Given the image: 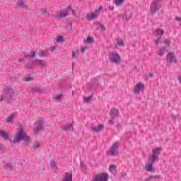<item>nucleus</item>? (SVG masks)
Masks as SVG:
<instances>
[{
    "instance_id": "obj_7",
    "label": "nucleus",
    "mask_w": 181,
    "mask_h": 181,
    "mask_svg": "<svg viewBox=\"0 0 181 181\" xmlns=\"http://www.w3.org/2000/svg\"><path fill=\"white\" fill-rule=\"evenodd\" d=\"M160 152H162V147H158L153 150V153L151 157L148 158L156 160L158 158H159V155H160Z\"/></svg>"
},
{
    "instance_id": "obj_34",
    "label": "nucleus",
    "mask_w": 181,
    "mask_h": 181,
    "mask_svg": "<svg viewBox=\"0 0 181 181\" xmlns=\"http://www.w3.org/2000/svg\"><path fill=\"white\" fill-rule=\"evenodd\" d=\"M117 43L118 46H124V40L119 37L117 38Z\"/></svg>"
},
{
    "instance_id": "obj_16",
    "label": "nucleus",
    "mask_w": 181,
    "mask_h": 181,
    "mask_svg": "<svg viewBox=\"0 0 181 181\" xmlns=\"http://www.w3.org/2000/svg\"><path fill=\"white\" fill-rule=\"evenodd\" d=\"M16 115H18V112H13L9 117L6 118V122H10L11 124H12Z\"/></svg>"
},
{
    "instance_id": "obj_24",
    "label": "nucleus",
    "mask_w": 181,
    "mask_h": 181,
    "mask_svg": "<svg viewBox=\"0 0 181 181\" xmlns=\"http://www.w3.org/2000/svg\"><path fill=\"white\" fill-rule=\"evenodd\" d=\"M18 6L21 9H25V8H26V4L23 1V0H18Z\"/></svg>"
},
{
    "instance_id": "obj_25",
    "label": "nucleus",
    "mask_w": 181,
    "mask_h": 181,
    "mask_svg": "<svg viewBox=\"0 0 181 181\" xmlns=\"http://www.w3.org/2000/svg\"><path fill=\"white\" fill-rule=\"evenodd\" d=\"M62 129H63L64 131H71V129L73 131L74 129L73 128V124H68L66 126H64L62 127Z\"/></svg>"
},
{
    "instance_id": "obj_30",
    "label": "nucleus",
    "mask_w": 181,
    "mask_h": 181,
    "mask_svg": "<svg viewBox=\"0 0 181 181\" xmlns=\"http://www.w3.org/2000/svg\"><path fill=\"white\" fill-rule=\"evenodd\" d=\"M86 43H88L89 45H92V43H94V38L91 36H88L86 38Z\"/></svg>"
},
{
    "instance_id": "obj_10",
    "label": "nucleus",
    "mask_w": 181,
    "mask_h": 181,
    "mask_svg": "<svg viewBox=\"0 0 181 181\" xmlns=\"http://www.w3.org/2000/svg\"><path fill=\"white\" fill-rule=\"evenodd\" d=\"M167 62L171 64V63H177V60L176 59V57L173 52H168L167 55Z\"/></svg>"
},
{
    "instance_id": "obj_28",
    "label": "nucleus",
    "mask_w": 181,
    "mask_h": 181,
    "mask_svg": "<svg viewBox=\"0 0 181 181\" xmlns=\"http://www.w3.org/2000/svg\"><path fill=\"white\" fill-rule=\"evenodd\" d=\"M87 18L89 19V21H93V19L97 18V14L95 13H90V14H87Z\"/></svg>"
},
{
    "instance_id": "obj_60",
    "label": "nucleus",
    "mask_w": 181,
    "mask_h": 181,
    "mask_svg": "<svg viewBox=\"0 0 181 181\" xmlns=\"http://www.w3.org/2000/svg\"><path fill=\"white\" fill-rule=\"evenodd\" d=\"M18 62H25V58H22V59H18Z\"/></svg>"
},
{
    "instance_id": "obj_53",
    "label": "nucleus",
    "mask_w": 181,
    "mask_h": 181,
    "mask_svg": "<svg viewBox=\"0 0 181 181\" xmlns=\"http://www.w3.org/2000/svg\"><path fill=\"white\" fill-rule=\"evenodd\" d=\"M81 52L82 54H84V52H86V47H82Z\"/></svg>"
},
{
    "instance_id": "obj_12",
    "label": "nucleus",
    "mask_w": 181,
    "mask_h": 181,
    "mask_svg": "<svg viewBox=\"0 0 181 181\" xmlns=\"http://www.w3.org/2000/svg\"><path fill=\"white\" fill-rule=\"evenodd\" d=\"M69 11H71V6L69 5L66 8L61 10L59 15L61 18H66L69 15Z\"/></svg>"
},
{
    "instance_id": "obj_44",
    "label": "nucleus",
    "mask_w": 181,
    "mask_h": 181,
    "mask_svg": "<svg viewBox=\"0 0 181 181\" xmlns=\"http://www.w3.org/2000/svg\"><path fill=\"white\" fill-rule=\"evenodd\" d=\"M62 94H58L57 95V96L54 98V100H62Z\"/></svg>"
},
{
    "instance_id": "obj_11",
    "label": "nucleus",
    "mask_w": 181,
    "mask_h": 181,
    "mask_svg": "<svg viewBox=\"0 0 181 181\" xmlns=\"http://www.w3.org/2000/svg\"><path fill=\"white\" fill-rule=\"evenodd\" d=\"M45 88V86L40 85L35 88H30V93H43Z\"/></svg>"
},
{
    "instance_id": "obj_55",
    "label": "nucleus",
    "mask_w": 181,
    "mask_h": 181,
    "mask_svg": "<svg viewBox=\"0 0 181 181\" xmlns=\"http://www.w3.org/2000/svg\"><path fill=\"white\" fill-rule=\"evenodd\" d=\"M56 49V48H55L54 47H50V50H51L52 52H54V49Z\"/></svg>"
},
{
    "instance_id": "obj_49",
    "label": "nucleus",
    "mask_w": 181,
    "mask_h": 181,
    "mask_svg": "<svg viewBox=\"0 0 181 181\" xmlns=\"http://www.w3.org/2000/svg\"><path fill=\"white\" fill-rule=\"evenodd\" d=\"M117 128L118 129H122V125H121V124L118 123L117 125Z\"/></svg>"
},
{
    "instance_id": "obj_33",
    "label": "nucleus",
    "mask_w": 181,
    "mask_h": 181,
    "mask_svg": "<svg viewBox=\"0 0 181 181\" xmlns=\"http://www.w3.org/2000/svg\"><path fill=\"white\" fill-rule=\"evenodd\" d=\"M49 165H51V169L57 170V165L53 160L50 161Z\"/></svg>"
},
{
    "instance_id": "obj_52",
    "label": "nucleus",
    "mask_w": 181,
    "mask_h": 181,
    "mask_svg": "<svg viewBox=\"0 0 181 181\" xmlns=\"http://www.w3.org/2000/svg\"><path fill=\"white\" fill-rule=\"evenodd\" d=\"M127 176V173H121V177H125Z\"/></svg>"
},
{
    "instance_id": "obj_50",
    "label": "nucleus",
    "mask_w": 181,
    "mask_h": 181,
    "mask_svg": "<svg viewBox=\"0 0 181 181\" xmlns=\"http://www.w3.org/2000/svg\"><path fill=\"white\" fill-rule=\"evenodd\" d=\"M81 169H84L86 168V165L84 164V163L81 162Z\"/></svg>"
},
{
    "instance_id": "obj_13",
    "label": "nucleus",
    "mask_w": 181,
    "mask_h": 181,
    "mask_svg": "<svg viewBox=\"0 0 181 181\" xmlns=\"http://www.w3.org/2000/svg\"><path fill=\"white\" fill-rule=\"evenodd\" d=\"M141 90H145V86L144 85V83L139 82L134 87V93L136 94H139V91H141Z\"/></svg>"
},
{
    "instance_id": "obj_51",
    "label": "nucleus",
    "mask_w": 181,
    "mask_h": 181,
    "mask_svg": "<svg viewBox=\"0 0 181 181\" xmlns=\"http://www.w3.org/2000/svg\"><path fill=\"white\" fill-rule=\"evenodd\" d=\"M54 18H55V19L59 20V19H60V18H62V16H60V14H58L57 16H54Z\"/></svg>"
},
{
    "instance_id": "obj_23",
    "label": "nucleus",
    "mask_w": 181,
    "mask_h": 181,
    "mask_svg": "<svg viewBox=\"0 0 181 181\" xmlns=\"http://www.w3.org/2000/svg\"><path fill=\"white\" fill-rule=\"evenodd\" d=\"M42 129H43V122H39L37 126L34 129V131L39 132V131H42Z\"/></svg>"
},
{
    "instance_id": "obj_27",
    "label": "nucleus",
    "mask_w": 181,
    "mask_h": 181,
    "mask_svg": "<svg viewBox=\"0 0 181 181\" xmlns=\"http://www.w3.org/2000/svg\"><path fill=\"white\" fill-rule=\"evenodd\" d=\"M152 179H160V175H151L148 178H146V181H151Z\"/></svg>"
},
{
    "instance_id": "obj_38",
    "label": "nucleus",
    "mask_w": 181,
    "mask_h": 181,
    "mask_svg": "<svg viewBox=\"0 0 181 181\" xmlns=\"http://www.w3.org/2000/svg\"><path fill=\"white\" fill-rule=\"evenodd\" d=\"M91 100H93V95H90V96L84 98V101H86V103H90V101H91Z\"/></svg>"
},
{
    "instance_id": "obj_59",
    "label": "nucleus",
    "mask_w": 181,
    "mask_h": 181,
    "mask_svg": "<svg viewBox=\"0 0 181 181\" xmlns=\"http://www.w3.org/2000/svg\"><path fill=\"white\" fill-rule=\"evenodd\" d=\"M175 21H181V18H179V17H175Z\"/></svg>"
},
{
    "instance_id": "obj_26",
    "label": "nucleus",
    "mask_w": 181,
    "mask_h": 181,
    "mask_svg": "<svg viewBox=\"0 0 181 181\" xmlns=\"http://www.w3.org/2000/svg\"><path fill=\"white\" fill-rule=\"evenodd\" d=\"M36 56V52H30V54H24V57L25 59H28V57H30V59H33Z\"/></svg>"
},
{
    "instance_id": "obj_8",
    "label": "nucleus",
    "mask_w": 181,
    "mask_h": 181,
    "mask_svg": "<svg viewBox=\"0 0 181 181\" xmlns=\"http://www.w3.org/2000/svg\"><path fill=\"white\" fill-rule=\"evenodd\" d=\"M112 57L110 58V62L112 63H119L121 62V57H119V54L116 52H112Z\"/></svg>"
},
{
    "instance_id": "obj_14",
    "label": "nucleus",
    "mask_w": 181,
    "mask_h": 181,
    "mask_svg": "<svg viewBox=\"0 0 181 181\" xmlns=\"http://www.w3.org/2000/svg\"><path fill=\"white\" fill-rule=\"evenodd\" d=\"M33 64H37V66H41L42 67H45V66H46L45 60L37 59H35L33 61Z\"/></svg>"
},
{
    "instance_id": "obj_42",
    "label": "nucleus",
    "mask_w": 181,
    "mask_h": 181,
    "mask_svg": "<svg viewBox=\"0 0 181 181\" xmlns=\"http://www.w3.org/2000/svg\"><path fill=\"white\" fill-rule=\"evenodd\" d=\"M117 169V166L115 165H111L109 167V170L111 172V170H115Z\"/></svg>"
},
{
    "instance_id": "obj_9",
    "label": "nucleus",
    "mask_w": 181,
    "mask_h": 181,
    "mask_svg": "<svg viewBox=\"0 0 181 181\" xmlns=\"http://www.w3.org/2000/svg\"><path fill=\"white\" fill-rule=\"evenodd\" d=\"M148 162L149 164L148 165L146 166V170H147V172H155V168H153V163H155V162H156V160L151 159V158H148Z\"/></svg>"
},
{
    "instance_id": "obj_4",
    "label": "nucleus",
    "mask_w": 181,
    "mask_h": 181,
    "mask_svg": "<svg viewBox=\"0 0 181 181\" xmlns=\"http://www.w3.org/2000/svg\"><path fill=\"white\" fill-rule=\"evenodd\" d=\"M118 143H115L110 148V150L107 152V155L108 156H117L119 155V152H118Z\"/></svg>"
},
{
    "instance_id": "obj_22",
    "label": "nucleus",
    "mask_w": 181,
    "mask_h": 181,
    "mask_svg": "<svg viewBox=\"0 0 181 181\" xmlns=\"http://www.w3.org/2000/svg\"><path fill=\"white\" fill-rule=\"evenodd\" d=\"M166 47H163L162 48H159V49L156 52L158 56H163L165 54V52H166Z\"/></svg>"
},
{
    "instance_id": "obj_15",
    "label": "nucleus",
    "mask_w": 181,
    "mask_h": 181,
    "mask_svg": "<svg viewBox=\"0 0 181 181\" xmlns=\"http://www.w3.org/2000/svg\"><path fill=\"white\" fill-rule=\"evenodd\" d=\"M62 181H73V174L71 173L66 172L64 175Z\"/></svg>"
},
{
    "instance_id": "obj_43",
    "label": "nucleus",
    "mask_w": 181,
    "mask_h": 181,
    "mask_svg": "<svg viewBox=\"0 0 181 181\" xmlns=\"http://www.w3.org/2000/svg\"><path fill=\"white\" fill-rule=\"evenodd\" d=\"M102 9H103V7H102V6H100L98 9H96V10L95 11V13H95V14L97 15V16H98V14L100 13V11H101Z\"/></svg>"
},
{
    "instance_id": "obj_45",
    "label": "nucleus",
    "mask_w": 181,
    "mask_h": 181,
    "mask_svg": "<svg viewBox=\"0 0 181 181\" xmlns=\"http://www.w3.org/2000/svg\"><path fill=\"white\" fill-rule=\"evenodd\" d=\"M47 13L49 15V11L44 10L42 11V15H43V16H45Z\"/></svg>"
},
{
    "instance_id": "obj_6",
    "label": "nucleus",
    "mask_w": 181,
    "mask_h": 181,
    "mask_svg": "<svg viewBox=\"0 0 181 181\" xmlns=\"http://www.w3.org/2000/svg\"><path fill=\"white\" fill-rule=\"evenodd\" d=\"M110 119L109 120V123L110 124H114V119H115V118H117V117H118V115H119V111L118 110H117L115 107H112L110 110Z\"/></svg>"
},
{
    "instance_id": "obj_46",
    "label": "nucleus",
    "mask_w": 181,
    "mask_h": 181,
    "mask_svg": "<svg viewBox=\"0 0 181 181\" xmlns=\"http://www.w3.org/2000/svg\"><path fill=\"white\" fill-rule=\"evenodd\" d=\"M39 146H39V144H37L36 143L33 144L34 149H37V148H39Z\"/></svg>"
},
{
    "instance_id": "obj_61",
    "label": "nucleus",
    "mask_w": 181,
    "mask_h": 181,
    "mask_svg": "<svg viewBox=\"0 0 181 181\" xmlns=\"http://www.w3.org/2000/svg\"><path fill=\"white\" fill-rule=\"evenodd\" d=\"M148 76H149L150 77H152V76H153V73H152V72L149 73V74H148Z\"/></svg>"
},
{
    "instance_id": "obj_31",
    "label": "nucleus",
    "mask_w": 181,
    "mask_h": 181,
    "mask_svg": "<svg viewBox=\"0 0 181 181\" xmlns=\"http://www.w3.org/2000/svg\"><path fill=\"white\" fill-rule=\"evenodd\" d=\"M124 2H125V0H114L116 6H121Z\"/></svg>"
},
{
    "instance_id": "obj_58",
    "label": "nucleus",
    "mask_w": 181,
    "mask_h": 181,
    "mask_svg": "<svg viewBox=\"0 0 181 181\" xmlns=\"http://www.w3.org/2000/svg\"><path fill=\"white\" fill-rule=\"evenodd\" d=\"M72 11V15H74V16H76V11L75 10H71Z\"/></svg>"
},
{
    "instance_id": "obj_47",
    "label": "nucleus",
    "mask_w": 181,
    "mask_h": 181,
    "mask_svg": "<svg viewBox=\"0 0 181 181\" xmlns=\"http://www.w3.org/2000/svg\"><path fill=\"white\" fill-rule=\"evenodd\" d=\"M159 42H160V37L157 38L156 40H155L156 45H159Z\"/></svg>"
},
{
    "instance_id": "obj_20",
    "label": "nucleus",
    "mask_w": 181,
    "mask_h": 181,
    "mask_svg": "<svg viewBox=\"0 0 181 181\" xmlns=\"http://www.w3.org/2000/svg\"><path fill=\"white\" fill-rule=\"evenodd\" d=\"M104 129V124H98L96 127H92V131H94V132H100V131H103Z\"/></svg>"
},
{
    "instance_id": "obj_56",
    "label": "nucleus",
    "mask_w": 181,
    "mask_h": 181,
    "mask_svg": "<svg viewBox=\"0 0 181 181\" xmlns=\"http://www.w3.org/2000/svg\"><path fill=\"white\" fill-rule=\"evenodd\" d=\"M172 119L174 121V122H176V116H173Z\"/></svg>"
},
{
    "instance_id": "obj_5",
    "label": "nucleus",
    "mask_w": 181,
    "mask_h": 181,
    "mask_svg": "<svg viewBox=\"0 0 181 181\" xmlns=\"http://www.w3.org/2000/svg\"><path fill=\"white\" fill-rule=\"evenodd\" d=\"M108 179H110V175H108V173H103L95 175V178L93 181H108Z\"/></svg>"
},
{
    "instance_id": "obj_17",
    "label": "nucleus",
    "mask_w": 181,
    "mask_h": 181,
    "mask_svg": "<svg viewBox=\"0 0 181 181\" xmlns=\"http://www.w3.org/2000/svg\"><path fill=\"white\" fill-rule=\"evenodd\" d=\"M0 136L4 139V141H9V134L4 130H0Z\"/></svg>"
},
{
    "instance_id": "obj_54",
    "label": "nucleus",
    "mask_w": 181,
    "mask_h": 181,
    "mask_svg": "<svg viewBox=\"0 0 181 181\" xmlns=\"http://www.w3.org/2000/svg\"><path fill=\"white\" fill-rule=\"evenodd\" d=\"M109 9L110 11H114V6H110Z\"/></svg>"
},
{
    "instance_id": "obj_1",
    "label": "nucleus",
    "mask_w": 181,
    "mask_h": 181,
    "mask_svg": "<svg viewBox=\"0 0 181 181\" xmlns=\"http://www.w3.org/2000/svg\"><path fill=\"white\" fill-rule=\"evenodd\" d=\"M21 141H25L24 145L26 146H29V143L30 142V137L26 135L23 129L21 128L18 129V132L16 133V136L13 140L9 139L11 144H18L21 142Z\"/></svg>"
},
{
    "instance_id": "obj_39",
    "label": "nucleus",
    "mask_w": 181,
    "mask_h": 181,
    "mask_svg": "<svg viewBox=\"0 0 181 181\" xmlns=\"http://www.w3.org/2000/svg\"><path fill=\"white\" fill-rule=\"evenodd\" d=\"M25 67L28 70H30V69H32V62H27V64H25Z\"/></svg>"
},
{
    "instance_id": "obj_36",
    "label": "nucleus",
    "mask_w": 181,
    "mask_h": 181,
    "mask_svg": "<svg viewBox=\"0 0 181 181\" xmlns=\"http://www.w3.org/2000/svg\"><path fill=\"white\" fill-rule=\"evenodd\" d=\"M164 44L165 45L164 47H166V49H168V47H170V41L169 40H165Z\"/></svg>"
},
{
    "instance_id": "obj_3",
    "label": "nucleus",
    "mask_w": 181,
    "mask_h": 181,
    "mask_svg": "<svg viewBox=\"0 0 181 181\" xmlns=\"http://www.w3.org/2000/svg\"><path fill=\"white\" fill-rule=\"evenodd\" d=\"M160 2H162V0L153 1L150 6V11H151V15H155V13H156L158 8L160 7Z\"/></svg>"
},
{
    "instance_id": "obj_19",
    "label": "nucleus",
    "mask_w": 181,
    "mask_h": 181,
    "mask_svg": "<svg viewBox=\"0 0 181 181\" xmlns=\"http://www.w3.org/2000/svg\"><path fill=\"white\" fill-rule=\"evenodd\" d=\"M38 56L40 57H46L49 56V49L45 50H40L38 52Z\"/></svg>"
},
{
    "instance_id": "obj_2",
    "label": "nucleus",
    "mask_w": 181,
    "mask_h": 181,
    "mask_svg": "<svg viewBox=\"0 0 181 181\" xmlns=\"http://www.w3.org/2000/svg\"><path fill=\"white\" fill-rule=\"evenodd\" d=\"M14 93L13 89L7 86L4 90L3 95L0 96V103L4 101L8 103H13L12 97H13Z\"/></svg>"
},
{
    "instance_id": "obj_32",
    "label": "nucleus",
    "mask_w": 181,
    "mask_h": 181,
    "mask_svg": "<svg viewBox=\"0 0 181 181\" xmlns=\"http://www.w3.org/2000/svg\"><path fill=\"white\" fill-rule=\"evenodd\" d=\"M156 33L157 36H160V37H162V36H163V33H165V31L163 30L157 29L156 30Z\"/></svg>"
},
{
    "instance_id": "obj_48",
    "label": "nucleus",
    "mask_w": 181,
    "mask_h": 181,
    "mask_svg": "<svg viewBox=\"0 0 181 181\" xmlns=\"http://www.w3.org/2000/svg\"><path fill=\"white\" fill-rule=\"evenodd\" d=\"M72 57H73V59H76L77 57L76 52H74V51L72 52Z\"/></svg>"
},
{
    "instance_id": "obj_21",
    "label": "nucleus",
    "mask_w": 181,
    "mask_h": 181,
    "mask_svg": "<svg viewBox=\"0 0 181 181\" xmlns=\"http://www.w3.org/2000/svg\"><path fill=\"white\" fill-rule=\"evenodd\" d=\"M96 25H98L97 27V30H98L99 29H100L101 32H105V30H107V28H105V25H104V24H101V23H96Z\"/></svg>"
},
{
    "instance_id": "obj_40",
    "label": "nucleus",
    "mask_w": 181,
    "mask_h": 181,
    "mask_svg": "<svg viewBox=\"0 0 181 181\" xmlns=\"http://www.w3.org/2000/svg\"><path fill=\"white\" fill-rule=\"evenodd\" d=\"M32 80V77H30V75L29 76H25L23 78V81L28 82Z\"/></svg>"
},
{
    "instance_id": "obj_18",
    "label": "nucleus",
    "mask_w": 181,
    "mask_h": 181,
    "mask_svg": "<svg viewBox=\"0 0 181 181\" xmlns=\"http://www.w3.org/2000/svg\"><path fill=\"white\" fill-rule=\"evenodd\" d=\"M99 83H98V79L97 78H94L91 80V89L95 90L96 87H98Z\"/></svg>"
},
{
    "instance_id": "obj_29",
    "label": "nucleus",
    "mask_w": 181,
    "mask_h": 181,
    "mask_svg": "<svg viewBox=\"0 0 181 181\" xmlns=\"http://www.w3.org/2000/svg\"><path fill=\"white\" fill-rule=\"evenodd\" d=\"M4 169H10V170H12V169L15 170L16 168L12 166V163H7L4 166Z\"/></svg>"
},
{
    "instance_id": "obj_41",
    "label": "nucleus",
    "mask_w": 181,
    "mask_h": 181,
    "mask_svg": "<svg viewBox=\"0 0 181 181\" xmlns=\"http://www.w3.org/2000/svg\"><path fill=\"white\" fill-rule=\"evenodd\" d=\"M123 21H126V22H128L129 19H131V17H128V16L125 15L122 16Z\"/></svg>"
},
{
    "instance_id": "obj_37",
    "label": "nucleus",
    "mask_w": 181,
    "mask_h": 181,
    "mask_svg": "<svg viewBox=\"0 0 181 181\" xmlns=\"http://www.w3.org/2000/svg\"><path fill=\"white\" fill-rule=\"evenodd\" d=\"M57 42L58 43H63V42H64V39L63 38L62 36H59V37H57Z\"/></svg>"
},
{
    "instance_id": "obj_57",
    "label": "nucleus",
    "mask_w": 181,
    "mask_h": 181,
    "mask_svg": "<svg viewBox=\"0 0 181 181\" xmlns=\"http://www.w3.org/2000/svg\"><path fill=\"white\" fill-rule=\"evenodd\" d=\"M2 149H4V144H0V151H2Z\"/></svg>"
},
{
    "instance_id": "obj_35",
    "label": "nucleus",
    "mask_w": 181,
    "mask_h": 181,
    "mask_svg": "<svg viewBox=\"0 0 181 181\" xmlns=\"http://www.w3.org/2000/svg\"><path fill=\"white\" fill-rule=\"evenodd\" d=\"M72 25H73V23L71 22H67L66 23V29H67V30H71L73 29Z\"/></svg>"
}]
</instances>
